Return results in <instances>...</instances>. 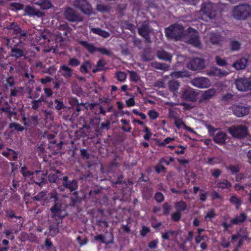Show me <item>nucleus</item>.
<instances>
[{
  "mask_svg": "<svg viewBox=\"0 0 251 251\" xmlns=\"http://www.w3.org/2000/svg\"><path fill=\"white\" fill-rule=\"evenodd\" d=\"M60 191H64V188L69 190L73 193V196L70 198L71 205L75 206L77 203L80 202V199L78 196V192L76 191L78 188V181L75 179L72 180H69V177H63V182L62 185L58 186Z\"/></svg>",
  "mask_w": 251,
  "mask_h": 251,
  "instance_id": "f257e3e1",
  "label": "nucleus"
},
{
  "mask_svg": "<svg viewBox=\"0 0 251 251\" xmlns=\"http://www.w3.org/2000/svg\"><path fill=\"white\" fill-rule=\"evenodd\" d=\"M184 30L182 25L178 24H172L165 29V35L168 39L178 41L183 37Z\"/></svg>",
  "mask_w": 251,
  "mask_h": 251,
  "instance_id": "f03ea898",
  "label": "nucleus"
},
{
  "mask_svg": "<svg viewBox=\"0 0 251 251\" xmlns=\"http://www.w3.org/2000/svg\"><path fill=\"white\" fill-rule=\"evenodd\" d=\"M232 15L236 20H245L251 17V5L249 4L237 5L233 9Z\"/></svg>",
  "mask_w": 251,
  "mask_h": 251,
  "instance_id": "7ed1b4c3",
  "label": "nucleus"
},
{
  "mask_svg": "<svg viewBox=\"0 0 251 251\" xmlns=\"http://www.w3.org/2000/svg\"><path fill=\"white\" fill-rule=\"evenodd\" d=\"M73 5L85 15L90 16L93 13L92 5L88 0H75Z\"/></svg>",
  "mask_w": 251,
  "mask_h": 251,
  "instance_id": "20e7f679",
  "label": "nucleus"
},
{
  "mask_svg": "<svg viewBox=\"0 0 251 251\" xmlns=\"http://www.w3.org/2000/svg\"><path fill=\"white\" fill-rule=\"evenodd\" d=\"M78 43L87 49L91 53H94L96 51H98L103 55L110 56L111 54V52L110 50H108L105 48H97L93 44L88 43L86 41L79 40L78 41Z\"/></svg>",
  "mask_w": 251,
  "mask_h": 251,
  "instance_id": "39448f33",
  "label": "nucleus"
},
{
  "mask_svg": "<svg viewBox=\"0 0 251 251\" xmlns=\"http://www.w3.org/2000/svg\"><path fill=\"white\" fill-rule=\"evenodd\" d=\"M153 29L150 25L148 21L143 22L141 26L138 28V34L142 36L145 40V42L148 43L151 42L150 34L152 31Z\"/></svg>",
  "mask_w": 251,
  "mask_h": 251,
  "instance_id": "423d86ee",
  "label": "nucleus"
},
{
  "mask_svg": "<svg viewBox=\"0 0 251 251\" xmlns=\"http://www.w3.org/2000/svg\"><path fill=\"white\" fill-rule=\"evenodd\" d=\"M57 195H58V193L56 191H52L50 193L46 191H42L34 196L33 197V200L38 201H44V202L48 203L51 201L52 199L56 200Z\"/></svg>",
  "mask_w": 251,
  "mask_h": 251,
  "instance_id": "0eeeda50",
  "label": "nucleus"
},
{
  "mask_svg": "<svg viewBox=\"0 0 251 251\" xmlns=\"http://www.w3.org/2000/svg\"><path fill=\"white\" fill-rule=\"evenodd\" d=\"M228 131L233 137L238 139L244 138L248 134L247 127L242 125L232 126Z\"/></svg>",
  "mask_w": 251,
  "mask_h": 251,
  "instance_id": "6e6552de",
  "label": "nucleus"
},
{
  "mask_svg": "<svg viewBox=\"0 0 251 251\" xmlns=\"http://www.w3.org/2000/svg\"><path fill=\"white\" fill-rule=\"evenodd\" d=\"M64 15L66 19L71 22H81L83 18L78 14L74 9L68 7L64 12Z\"/></svg>",
  "mask_w": 251,
  "mask_h": 251,
  "instance_id": "1a4fd4ad",
  "label": "nucleus"
},
{
  "mask_svg": "<svg viewBox=\"0 0 251 251\" xmlns=\"http://www.w3.org/2000/svg\"><path fill=\"white\" fill-rule=\"evenodd\" d=\"M235 84L238 90L241 92L251 90V82L250 77H238L235 80Z\"/></svg>",
  "mask_w": 251,
  "mask_h": 251,
  "instance_id": "9d476101",
  "label": "nucleus"
},
{
  "mask_svg": "<svg viewBox=\"0 0 251 251\" xmlns=\"http://www.w3.org/2000/svg\"><path fill=\"white\" fill-rule=\"evenodd\" d=\"M54 202L53 205L50 208V211L52 214V217L63 219L65 215L61 214L63 210L62 209V204L59 200L58 195H57V199H52Z\"/></svg>",
  "mask_w": 251,
  "mask_h": 251,
  "instance_id": "9b49d317",
  "label": "nucleus"
},
{
  "mask_svg": "<svg viewBox=\"0 0 251 251\" xmlns=\"http://www.w3.org/2000/svg\"><path fill=\"white\" fill-rule=\"evenodd\" d=\"M201 11L203 16H205L210 19H214L216 15L213 5L210 2L203 3L201 4Z\"/></svg>",
  "mask_w": 251,
  "mask_h": 251,
  "instance_id": "f8f14e48",
  "label": "nucleus"
},
{
  "mask_svg": "<svg viewBox=\"0 0 251 251\" xmlns=\"http://www.w3.org/2000/svg\"><path fill=\"white\" fill-rule=\"evenodd\" d=\"M187 67L192 71L202 70L205 67L204 60L198 57L194 58L189 62Z\"/></svg>",
  "mask_w": 251,
  "mask_h": 251,
  "instance_id": "ddd939ff",
  "label": "nucleus"
},
{
  "mask_svg": "<svg viewBox=\"0 0 251 251\" xmlns=\"http://www.w3.org/2000/svg\"><path fill=\"white\" fill-rule=\"evenodd\" d=\"M5 212L6 217L9 222L15 223V225L17 226L19 225H21V226H22L23 222L22 220V216L16 215L15 211L11 209L6 210Z\"/></svg>",
  "mask_w": 251,
  "mask_h": 251,
  "instance_id": "4468645a",
  "label": "nucleus"
},
{
  "mask_svg": "<svg viewBox=\"0 0 251 251\" xmlns=\"http://www.w3.org/2000/svg\"><path fill=\"white\" fill-rule=\"evenodd\" d=\"M250 107L243 105H234L232 107L233 114L238 117H242L250 112Z\"/></svg>",
  "mask_w": 251,
  "mask_h": 251,
  "instance_id": "2eb2a0df",
  "label": "nucleus"
},
{
  "mask_svg": "<svg viewBox=\"0 0 251 251\" xmlns=\"http://www.w3.org/2000/svg\"><path fill=\"white\" fill-rule=\"evenodd\" d=\"M66 176H63V174L60 170H56L55 173H50L48 176V179L50 183H55L57 185L61 184V181L63 182V177Z\"/></svg>",
  "mask_w": 251,
  "mask_h": 251,
  "instance_id": "dca6fc26",
  "label": "nucleus"
},
{
  "mask_svg": "<svg viewBox=\"0 0 251 251\" xmlns=\"http://www.w3.org/2000/svg\"><path fill=\"white\" fill-rule=\"evenodd\" d=\"M193 85L200 88H208L211 85L209 79L205 77H196L191 81Z\"/></svg>",
  "mask_w": 251,
  "mask_h": 251,
  "instance_id": "f3484780",
  "label": "nucleus"
},
{
  "mask_svg": "<svg viewBox=\"0 0 251 251\" xmlns=\"http://www.w3.org/2000/svg\"><path fill=\"white\" fill-rule=\"evenodd\" d=\"M197 93L192 89L188 88L184 90L181 95V98L186 101L194 102L196 100Z\"/></svg>",
  "mask_w": 251,
  "mask_h": 251,
  "instance_id": "a211bd4d",
  "label": "nucleus"
},
{
  "mask_svg": "<svg viewBox=\"0 0 251 251\" xmlns=\"http://www.w3.org/2000/svg\"><path fill=\"white\" fill-rule=\"evenodd\" d=\"M47 173L44 174L40 170L35 171L34 176H33L34 182L40 187H42L47 183V180L45 177Z\"/></svg>",
  "mask_w": 251,
  "mask_h": 251,
  "instance_id": "6ab92c4d",
  "label": "nucleus"
},
{
  "mask_svg": "<svg viewBox=\"0 0 251 251\" xmlns=\"http://www.w3.org/2000/svg\"><path fill=\"white\" fill-rule=\"evenodd\" d=\"M25 15L30 17L36 16L38 18L42 17L45 16L44 12L40 11L39 10L36 9L30 5H26L25 8Z\"/></svg>",
  "mask_w": 251,
  "mask_h": 251,
  "instance_id": "aec40b11",
  "label": "nucleus"
},
{
  "mask_svg": "<svg viewBox=\"0 0 251 251\" xmlns=\"http://www.w3.org/2000/svg\"><path fill=\"white\" fill-rule=\"evenodd\" d=\"M6 28L8 29L12 30L13 33L20 37L25 36L26 35V32L25 30H22L20 26L15 23H11L7 25Z\"/></svg>",
  "mask_w": 251,
  "mask_h": 251,
  "instance_id": "412c9836",
  "label": "nucleus"
},
{
  "mask_svg": "<svg viewBox=\"0 0 251 251\" xmlns=\"http://www.w3.org/2000/svg\"><path fill=\"white\" fill-rule=\"evenodd\" d=\"M227 135L226 132L223 131H219L216 133L213 138L215 143L220 145H224L227 139Z\"/></svg>",
  "mask_w": 251,
  "mask_h": 251,
  "instance_id": "4be33fe9",
  "label": "nucleus"
},
{
  "mask_svg": "<svg viewBox=\"0 0 251 251\" xmlns=\"http://www.w3.org/2000/svg\"><path fill=\"white\" fill-rule=\"evenodd\" d=\"M10 56L18 59L24 56V51L23 49L19 47V45H15L11 47V53Z\"/></svg>",
  "mask_w": 251,
  "mask_h": 251,
  "instance_id": "5701e85b",
  "label": "nucleus"
},
{
  "mask_svg": "<svg viewBox=\"0 0 251 251\" xmlns=\"http://www.w3.org/2000/svg\"><path fill=\"white\" fill-rule=\"evenodd\" d=\"M1 153L3 156L11 161L16 160L18 158L17 152L11 149L6 148V150H3Z\"/></svg>",
  "mask_w": 251,
  "mask_h": 251,
  "instance_id": "b1692460",
  "label": "nucleus"
},
{
  "mask_svg": "<svg viewBox=\"0 0 251 251\" xmlns=\"http://www.w3.org/2000/svg\"><path fill=\"white\" fill-rule=\"evenodd\" d=\"M248 62V60L245 58H241L236 60L233 64V66L238 70L244 69L247 65Z\"/></svg>",
  "mask_w": 251,
  "mask_h": 251,
  "instance_id": "393cba45",
  "label": "nucleus"
},
{
  "mask_svg": "<svg viewBox=\"0 0 251 251\" xmlns=\"http://www.w3.org/2000/svg\"><path fill=\"white\" fill-rule=\"evenodd\" d=\"M194 30L195 33L191 36V37L189 38L188 42L190 44L193 45L194 47L200 48L201 47V43L200 40L198 33L196 31V30Z\"/></svg>",
  "mask_w": 251,
  "mask_h": 251,
  "instance_id": "a878e982",
  "label": "nucleus"
},
{
  "mask_svg": "<svg viewBox=\"0 0 251 251\" xmlns=\"http://www.w3.org/2000/svg\"><path fill=\"white\" fill-rule=\"evenodd\" d=\"M216 91L214 89H209L204 92L201 95L200 101L201 102L203 101L209 100L211 99L213 96L215 95Z\"/></svg>",
  "mask_w": 251,
  "mask_h": 251,
  "instance_id": "bb28decb",
  "label": "nucleus"
},
{
  "mask_svg": "<svg viewBox=\"0 0 251 251\" xmlns=\"http://www.w3.org/2000/svg\"><path fill=\"white\" fill-rule=\"evenodd\" d=\"M175 125L176 126V127L178 128H180L182 126H183V128L185 130L191 133H195V131L192 128L186 126L184 122L183 121L182 119L178 118H176V120H175Z\"/></svg>",
  "mask_w": 251,
  "mask_h": 251,
  "instance_id": "cd10ccee",
  "label": "nucleus"
},
{
  "mask_svg": "<svg viewBox=\"0 0 251 251\" xmlns=\"http://www.w3.org/2000/svg\"><path fill=\"white\" fill-rule=\"evenodd\" d=\"M180 86V83L175 80H170L168 83L170 91L175 95H176L177 93Z\"/></svg>",
  "mask_w": 251,
  "mask_h": 251,
  "instance_id": "c85d7f7f",
  "label": "nucleus"
},
{
  "mask_svg": "<svg viewBox=\"0 0 251 251\" xmlns=\"http://www.w3.org/2000/svg\"><path fill=\"white\" fill-rule=\"evenodd\" d=\"M247 218V215L245 213H241L238 216H236L234 218L232 219L230 223L231 225H238L240 223L244 222Z\"/></svg>",
  "mask_w": 251,
  "mask_h": 251,
  "instance_id": "c756f323",
  "label": "nucleus"
},
{
  "mask_svg": "<svg viewBox=\"0 0 251 251\" xmlns=\"http://www.w3.org/2000/svg\"><path fill=\"white\" fill-rule=\"evenodd\" d=\"M222 40L221 34L218 32H212L210 36V41L212 44L218 45Z\"/></svg>",
  "mask_w": 251,
  "mask_h": 251,
  "instance_id": "7c9ffc66",
  "label": "nucleus"
},
{
  "mask_svg": "<svg viewBox=\"0 0 251 251\" xmlns=\"http://www.w3.org/2000/svg\"><path fill=\"white\" fill-rule=\"evenodd\" d=\"M60 70L62 71V75L66 78H70L72 76L73 70L66 65L61 66Z\"/></svg>",
  "mask_w": 251,
  "mask_h": 251,
  "instance_id": "2f4dec72",
  "label": "nucleus"
},
{
  "mask_svg": "<svg viewBox=\"0 0 251 251\" xmlns=\"http://www.w3.org/2000/svg\"><path fill=\"white\" fill-rule=\"evenodd\" d=\"M156 55L159 59L166 61H170L172 59V56L170 55V53L164 50L157 51L156 52Z\"/></svg>",
  "mask_w": 251,
  "mask_h": 251,
  "instance_id": "473e14b6",
  "label": "nucleus"
},
{
  "mask_svg": "<svg viewBox=\"0 0 251 251\" xmlns=\"http://www.w3.org/2000/svg\"><path fill=\"white\" fill-rule=\"evenodd\" d=\"M218 187L222 190L225 189H230L232 187L231 182L226 179H224L220 180L217 183Z\"/></svg>",
  "mask_w": 251,
  "mask_h": 251,
  "instance_id": "72a5a7b5",
  "label": "nucleus"
},
{
  "mask_svg": "<svg viewBox=\"0 0 251 251\" xmlns=\"http://www.w3.org/2000/svg\"><path fill=\"white\" fill-rule=\"evenodd\" d=\"M9 64V62L7 59V57H5L3 53L1 51H0V68L1 69H5Z\"/></svg>",
  "mask_w": 251,
  "mask_h": 251,
  "instance_id": "f704fd0d",
  "label": "nucleus"
},
{
  "mask_svg": "<svg viewBox=\"0 0 251 251\" xmlns=\"http://www.w3.org/2000/svg\"><path fill=\"white\" fill-rule=\"evenodd\" d=\"M241 44L236 40H231L229 42V48L232 51H237L240 50Z\"/></svg>",
  "mask_w": 251,
  "mask_h": 251,
  "instance_id": "c9c22d12",
  "label": "nucleus"
},
{
  "mask_svg": "<svg viewBox=\"0 0 251 251\" xmlns=\"http://www.w3.org/2000/svg\"><path fill=\"white\" fill-rule=\"evenodd\" d=\"M187 207L186 202L182 200L177 201L175 204V207L176 211L181 213L182 211L185 210L187 209Z\"/></svg>",
  "mask_w": 251,
  "mask_h": 251,
  "instance_id": "e433bc0d",
  "label": "nucleus"
},
{
  "mask_svg": "<svg viewBox=\"0 0 251 251\" xmlns=\"http://www.w3.org/2000/svg\"><path fill=\"white\" fill-rule=\"evenodd\" d=\"M91 68V64L89 60H87L84 62L81 65L79 71L84 74L88 73V68Z\"/></svg>",
  "mask_w": 251,
  "mask_h": 251,
  "instance_id": "4c0bfd02",
  "label": "nucleus"
},
{
  "mask_svg": "<svg viewBox=\"0 0 251 251\" xmlns=\"http://www.w3.org/2000/svg\"><path fill=\"white\" fill-rule=\"evenodd\" d=\"M229 201L230 203L236 205V209H239L242 204L241 200L236 195L231 196Z\"/></svg>",
  "mask_w": 251,
  "mask_h": 251,
  "instance_id": "58836bf2",
  "label": "nucleus"
},
{
  "mask_svg": "<svg viewBox=\"0 0 251 251\" xmlns=\"http://www.w3.org/2000/svg\"><path fill=\"white\" fill-rule=\"evenodd\" d=\"M38 4L42 9H48L52 6L50 0H40Z\"/></svg>",
  "mask_w": 251,
  "mask_h": 251,
  "instance_id": "ea45409f",
  "label": "nucleus"
},
{
  "mask_svg": "<svg viewBox=\"0 0 251 251\" xmlns=\"http://www.w3.org/2000/svg\"><path fill=\"white\" fill-rule=\"evenodd\" d=\"M95 239L96 241H100L102 243L106 245H109L113 243V237L112 235V239L110 241H106L105 240L104 236L102 234H99L95 237Z\"/></svg>",
  "mask_w": 251,
  "mask_h": 251,
  "instance_id": "a19ab883",
  "label": "nucleus"
},
{
  "mask_svg": "<svg viewBox=\"0 0 251 251\" xmlns=\"http://www.w3.org/2000/svg\"><path fill=\"white\" fill-rule=\"evenodd\" d=\"M227 170L231 171V174L234 175L239 172L240 168L238 165H230L226 167Z\"/></svg>",
  "mask_w": 251,
  "mask_h": 251,
  "instance_id": "79ce46f5",
  "label": "nucleus"
},
{
  "mask_svg": "<svg viewBox=\"0 0 251 251\" xmlns=\"http://www.w3.org/2000/svg\"><path fill=\"white\" fill-rule=\"evenodd\" d=\"M129 75L130 80L132 82L137 83L140 80V77L137 73L135 71H130Z\"/></svg>",
  "mask_w": 251,
  "mask_h": 251,
  "instance_id": "37998d69",
  "label": "nucleus"
},
{
  "mask_svg": "<svg viewBox=\"0 0 251 251\" xmlns=\"http://www.w3.org/2000/svg\"><path fill=\"white\" fill-rule=\"evenodd\" d=\"M133 24L130 23L128 21L122 20L121 21V27L123 29H126L131 30L133 28Z\"/></svg>",
  "mask_w": 251,
  "mask_h": 251,
  "instance_id": "c03bdc74",
  "label": "nucleus"
},
{
  "mask_svg": "<svg viewBox=\"0 0 251 251\" xmlns=\"http://www.w3.org/2000/svg\"><path fill=\"white\" fill-rule=\"evenodd\" d=\"M176 231L175 230H168L167 231L164 233H162L161 237L163 240H169L170 239V236L176 234Z\"/></svg>",
  "mask_w": 251,
  "mask_h": 251,
  "instance_id": "a18cd8bd",
  "label": "nucleus"
},
{
  "mask_svg": "<svg viewBox=\"0 0 251 251\" xmlns=\"http://www.w3.org/2000/svg\"><path fill=\"white\" fill-rule=\"evenodd\" d=\"M80 64V61L75 57L70 58L68 61V65L72 67H77Z\"/></svg>",
  "mask_w": 251,
  "mask_h": 251,
  "instance_id": "49530a36",
  "label": "nucleus"
},
{
  "mask_svg": "<svg viewBox=\"0 0 251 251\" xmlns=\"http://www.w3.org/2000/svg\"><path fill=\"white\" fill-rule=\"evenodd\" d=\"M97 11L100 12H108L110 10V7L103 4H97L96 6Z\"/></svg>",
  "mask_w": 251,
  "mask_h": 251,
  "instance_id": "de8ad7c7",
  "label": "nucleus"
},
{
  "mask_svg": "<svg viewBox=\"0 0 251 251\" xmlns=\"http://www.w3.org/2000/svg\"><path fill=\"white\" fill-rule=\"evenodd\" d=\"M115 77L119 81L123 82L126 78V74L124 72L119 71L116 73Z\"/></svg>",
  "mask_w": 251,
  "mask_h": 251,
  "instance_id": "09e8293b",
  "label": "nucleus"
},
{
  "mask_svg": "<svg viewBox=\"0 0 251 251\" xmlns=\"http://www.w3.org/2000/svg\"><path fill=\"white\" fill-rule=\"evenodd\" d=\"M154 67L156 69L158 70H161L164 71L168 70L170 66L165 64V63H156L155 64Z\"/></svg>",
  "mask_w": 251,
  "mask_h": 251,
  "instance_id": "8fccbe9b",
  "label": "nucleus"
},
{
  "mask_svg": "<svg viewBox=\"0 0 251 251\" xmlns=\"http://www.w3.org/2000/svg\"><path fill=\"white\" fill-rule=\"evenodd\" d=\"M209 75L213 76H221L222 73L220 69L217 67H213L209 72Z\"/></svg>",
  "mask_w": 251,
  "mask_h": 251,
  "instance_id": "3c124183",
  "label": "nucleus"
},
{
  "mask_svg": "<svg viewBox=\"0 0 251 251\" xmlns=\"http://www.w3.org/2000/svg\"><path fill=\"white\" fill-rule=\"evenodd\" d=\"M181 216V212L176 211L171 214V219L173 221L177 222L180 220Z\"/></svg>",
  "mask_w": 251,
  "mask_h": 251,
  "instance_id": "603ef678",
  "label": "nucleus"
},
{
  "mask_svg": "<svg viewBox=\"0 0 251 251\" xmlns=\"http://www.w3.org/2000/svg\"><path fill=\"white\" fill-rule=\"evenodd\" d=\"M162 208L163 209V214L165 216L168 215L172 209V206L168 202L163 203Z\"/></svg>",
  "mask_w": 251,
  "mask_h": 251,
  "instance_id": "864d4df0",
  "label": "nucleus"
},
{
  "mask_svg": "<svg viewBox=\"0 0 251 251\" xmlns=\"http://www.w3.org/2000/svg\"><path fill=\"white\" fill-rule=\"evenodd\" d=\"M154 198L155 200L158 202H162L164 201V196L160 192L155 193Z\"/></svg>",
  "mask_w": 251,
  "mask_h": 251,
  "instance_id": "5fc2aeb1",
  "label": "nucleus"
},
{
  "mask_svg": "<svg viewBox=\"0 0 251 251\" xmlns=\"http://www.w3.org/2000/svg\"><path fill=\"white\" fill-rule=\"evenodd\" d=\"M215 61L217 64L220 66L223 67L227 64L226 60L224 59L221 58L219 56H216L215 57Z\"/></svg>",
  "mask_w": 251,
  "mask_h": 251,
  "instance_id": "6e6d98bb",
  "label": "nucleus"
},
{
  "mask_svg": "<svg viewBox=\"0 0 251 251\" xmlns=\"http://www.w3.org/2000/svg\"><path fill=\"white\" fill-rule=\"evenodd\" d=\"M208 195V192H205V191H204L203 190H201L200 194V196H199V199H200V200L202 202H205L207 199Z\"/></svg>",
  "mask_w": 251,
  "mask_h": 251,
  "instance_id": "4d7b16f0",
  "label": "nucleus"
},
{
  "mask_svg": "<svg viewBox=\"0 0 251 251\" xmlns=\"http://www.w3.org/2000/svg\"><path fill=\"white\" fill-rule=\"evenodd\" d=\"M150 232L151 229L149 227L146 226H143L142 227V229L140 230V235L142 237H144Z\"/></svg>",
  "mask_w": 251,
  "mask_h": 251,
  "instance_id": "13d9d810",
  "label": "nucleus"
},
{
  "mask_svg": "<svg viewBox=\"0 0 251 251\" xmlns=\"http://www.w3.org/2000/svg\"><path fill=\"white\" fill-rule=\"evenodd\" d=\"M148 115L150 118L151 120L156 119L159 116L158 112L154 110H150L148 112Z\"/></svg>",
  "mask_w": 251,
  "mask_h": 251,
  "instance_id": "bf43d9fd",
  "label": "nucleus"
},
{
  "mask_svg": "<svg viewBox=\"0 0 251 251\" xmlns=\"http://www.w3.org/2000/svg\"><path fill=\"white\" fill-rule=\"evenodd\" d=\"M55 108L58 110L64 108V103L62 100L55 99L54 100Z\"/></svg>",
  "mask_w": 251,
  "mask_h": 251,
  "instance_id": "052dcab7",
  "label": "nucleus"
},
{
  "mask_svg": "<svg viewBox=\"0 0 251 251\" xmlns=\"http://www.w3.org/2000/svg\"><path fill=\"white\" fill-rule=\"evenodd\" d=\"M158 243H159L158 239H154V240L150 242L148 244V247L151 249H156Z\"/></svg>",
  "mask_w": 251,
  "mask_h": 251,
  "instance_id": "680f3d73",
  "label": "nucleus"
},
{
  "mask_svg": "<svg viewBox=\"0 0 251 251\" xmlns=\"http://www.w3.org/2000/svg\"><path fill=\"white\" fill-rule=\"evenodd\" d=\"M24 76L29 80L28 83L29 84H32L34 82V76L32 74L26 72L24 74Z\"/></svg>",
  "mask_w": 251,
  "mask_h": 251,
  "instance_id": "e2e57ef3",
  "label": "nucleus"
},
{
  "mask_svg": "<svg viewBox=\"0 0 251 251\" xmlns=\"http://www.w3.org/2000/svg\"><path fill=\"white\" fill-rule=\"evenodd\" d=\"M174 140V138L167 137V138H165L163 140V141H162L161 142H159L158 143V145L161 147H164L166 146V144L170 143L171 141H173Z\"/></svg>",
  "mask_w": 251,
  "mask_h": 251,
  "instance_id": "0e129e2a",
  "label": "nucleus"
},
{
  "mask_svg": "<svg viewBox=\"0 0 251 251\" xmlns=\"http://www.w3.org/2000/svg\"><path fill=\"white\" fill-rule=\"evenodd\" d=\"M154 86L158 88H164L165 87V83L163 80H158L154 83Z\"/></svg>",
  "mask_w": 251,
  "mask_h": 251,
  "instance_id": "69168bd1",
  "label": "nucleus"
},
{
  "mask_svg": "<svg viewBox=\"0 0 251 251\" xmlns=\"http://www.w3.org/2000/svg\"><path fill=\"white\" fill-rule=\"evenodd\" d=\"M80 155L82 158L87 159L90 158V154L87 151V149H83L80 150Z\"/></svg>",
  "mask_w": 251,
  "mask_h": 251,
  "instance_id": "338daca9",
  "label": "nucleus"
},
{
  "mask_svg": "<svg viewBox=\"0 0 251 251\" xmlns=\"http://www.w3.org/2000/svg\"><path fill=\"white\" fill-rule=\"evenodd\" d=\"M155 171L157 174H159L161 171L166 172V168L162 165H157L155 166Z\"/></svg>",
  "mask_w": 251,
  "mask_h": 251,
  "instance_id": "774afa93",
  "label": "nucleus"
}]
</instances>
